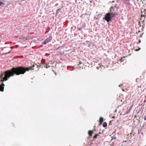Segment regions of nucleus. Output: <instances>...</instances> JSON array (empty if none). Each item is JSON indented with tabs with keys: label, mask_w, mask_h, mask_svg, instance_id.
Instances as JSON below:
<instances>
[{
	"label": "nucleus",
	"mask_w": 146,
	"mask_h": 146,
	"mask_svg": "<svg viewBox=\"0 0 146 146\" xmlns=\"http://www.w3.org/2000/svg\"><path fill=\"white\" fill-rule=\"evenodd\" d=\"M35 66L33 65L32 66L29 67H25L20 66L15 67H13L11 70H8L5 72V76L3 78L4 74L3 73H1L0 74V78H2L0 82H3L4 81L7 80L8 78L11 76H13L15 75H19L21 74H24L26 71H29L30 70H34V67ZM5 84L3 82L1 84H0V91L2 92L4 91V86Z\"/></svg>",
	"instance_id": "f257e3e1"
},
{
	"label": "nucleus",
	"mask_w": 146,
	"mask_h": 146,
	"mask_svg": "<svg viewBox=\"0 0 146 146\" xmlns=\"http://www.w3.org/2000/svg\"><path fill=\"white\" fill-rule=\"evenodd\" d=\"M117 15L116 13H107L103 19L106 20L107 22H109L111 21V18L114 17L115 15Z\"/></svg>",
	"instance_id": "f03ea898"
},
{
	"label": "nucleus",
	"mask_w": 146,
	"mask_h": 146,
	"mask_svg": "<svg viewBox=\"0 0 146 146\" xmlns=\"http://www.w3.org/2000/svg\"><path fill=\"white\" fill-rule=\"evenodd\" d=\"M84 144L86 145H91L93 144V143L92 141L90 140L89 138H87L86 139V141L84 143Z\"/></svg>",
	"instance_id": "7ed1b4c3"
},
{
	"label": "nucleus",
	"mask_w": 146,
	"mask_h": 146,
	"mask_svg": "<svg viewBox=\"0 0 146 146\" xmlns=\"http://www.w3.org/2000/svg\"><path fill=\"white\" fill-rule=\"evenodd\" d=\"M52 38L51 36H50L44 41L42 42V44H45L50 42L52 40Z\"/></svg>",
	"instance_id": "20e7f679"
},
{
	"label": "nucleus",
	"mask_w": 146,
	"mask_h": 146,
	"mask_svg": "<svg viewBox=\"0 0 146 146\" xmlns=\"http://www.w3.org/2000/svg\"><path fill=\"white\" fill-rule=\"evenodd\" d=\"M141 12V17H143V16L145 17V15L146 13V9H142Z\"/></svg>",
	"instance_id": "39448f33"
},
{
	"label": "nucleus",
	"mask_w": 146,
	"mask_h": 146,
	"mask_svg": "<svg viewBox=\"0 0 146 146\" xmlns=\"http://www.w3.org/2000/svg\"><path fill=\"white\" fill-rule=\"evenodd\" d=\"M104 121V118L102 117H101L100 119V124H102Z\"/></svg>",
	"instance_id": "423d86ee"
},
{
	"label": "nucleus",
	"mask_w": 146,
	"mask_h": 146,
	"mask_svg": "<svg viewBox=\"0 0 146 146\" xmlns=\"http://www.w3.org/2000/svg\"><path fill=\"white\" fill-rule=\"evenodd\" d=\"M93 133V131H89L88 132V133L90 136H92V133Z\"/></svg>",
	"instance_id": "0eeeda50"
},
{
	"label": "nucleus",
	"mask_w": 146,
	"mask_h": 146,
	"mask_svg": "<svg viewBox=\"0 0 146 146\" xmlns=\"http://www.w3.org/2000/svg\"><path fill=\"white\" fill-rule=\"evenodd\" d=\"M145 17H143H143H141L140 19L141 20V22H143L145 19Z\"/></svg>",
	"instance_id": "6e6552de"
},
{
	"label": "nucleus",
	"mask_w": 146,
	"mask_h": 146,
	"mask_svg": "<svg viewBox=\"0 0 146 146\" xmlns=\"http://www.w3.org/2000/svg\"><path fill=\"white\" fill-rule=\"evenodd\" d=\"M99 134L98 133L96 134L94 136V137H93V139H95L96 138L97 136H99Z\"/></svg>",
	"instance_id": "1a4fd4ad"
},
{
	"label": "nucleus",
	"mask_w": 146,
	"mask_h": 146,
	"mask_svg": "<svg viewBox=\"0 0 146 146\" xmlns=\"http://www.w3.org/2000/svg\"><path fill=\"white\" fill-rule=\"evenodd\" d=\"M107 125V124L106 122H104L103 124V126L104 127H106Z\"/></svg>",
	"instance_id": "9d476101"
},
{
	"label": "nucleus",
	"mask_w": 146,
	"mask_h": 146,
	"mask_svg": "<svg viewBox=\"0 0 146 146\" xmlns=\"http://www.w3.org/2000/svg\"><path fill=\"white\" fill-rule=\"evenodd\" d=\"M61 10V9H58L56 11V13L57 14H58L60 12Z\"/></svg>",
	"instance_id": "9b49d317"
},
{
	"label": "nucleus",
	"mask_w": 146,
	"mask_h": 146,
	"mask_svg": "<svg viewBox=\"0 0 146 146\" xmlns=\"http://www.w3.org/2000/svg\"><path fill=\"white\" fill-rule=\"evenodd\" d=\"M112 139H111V141L112 142H113V140L114 139L115 140L116 139V137H112Z\"/></svg>",
	"instance_id": "f8f14e48"
},
{
	"label": "nucleus",
	"mask_w": 146,
	"mask_h": 146,
	"mask_svg": "<svg viewBox=\"0 0 146 146\" xmlns=\"http://www.w3.org/2000/svg\"><path fill=\"white\" fill-rule=\"evenodd\" d=\"M4 3L1 1H0V6H3V5H4Z\"/></svg>",
	"instance_id": "ddd939ff"
},
{
	"label": "nucleus",
	"mask_w": 146,
	"mask_h": 146,
	"mask_svg": "<svg viewBox=\"0 0 146 146\" xmlns=\"http://www.w3.org/2000/svg\"><path fill=\"white\" fill-rule=\"evenodd\" d=\"M10 51H9V52H5V53H4V54H3H3H2V55H4V54H7L9 53H10Z\"/></svg>",
	"instance_id": "4468645a"
},
{
	"label": "nucleus",
	"mask_w": 146,
	"mask_h": 146,
	"mask_svg": "<svg viewBox=\"0 0 146 146\" xmlns=\"http://www.w3.org/2000/svg\"><path fill=\"white\" fill-rule=\"evenodd\" d=\"M138 25H139L140 26H141V22L140 21H139L138 22Z\"/></svg>",
	"instance_id": "2eb2a0df"
},
{
	"label": "nucleus",
	"mask_w": 146,
	"mask_h": 146,
	"mask_svg": "<svg viewBox=\"0 0 146 146\" xmlns=\"http://www.w3.org/2000/svg\"><path fill=\"white\" fill-rule=\"evenodd\" d=\"M140 49H141V48H138V49H135V51H138V50H140Z\"/></svg>",
	"instance_id": "dca6fc26"
},
{
	"label": "nucleus",
	"mask_w": 146,
	"mask_h": 146,
	"mask_svg": "<svg viewBox=\"0 0 146 146\" xmlns=\"http://www.w3.org/2000/svg\"><path fill=\"white\" fill-rule=\"evenodd\" d=\"M144 119L145 120H146V113L144 116Z\"/></svg>",
	"instance_id": "f3484780"
},
{
	"label": "nucleus",
	"mask_w": 146,
	"mask_h": 146,
	"mask_svg": "<svg viewBox=\"0 0 146 146\" xmlns=\"http://www.w3.org/2000/svg\"><path fill=\"white\" fill-rule=\"evenodd\" d=\"M113 7H112H112H110V11H111V10L112 9H113Z\"/></svg>",
	"instance_id": "a211bd4d"
},
{
	"label": "nucleus",
	"mask_w": 146,
	"mask_h": 146,
	"mask_svg": "<svg viewBox=\"0 0 146 146\" xmlns=\"http://www.w3.org/2000/svg\"><path fill=\"white\" fill-rule=\"evenodd\" d=\"M141 42V40H139V41L138 42V43L137 44L139 43H140Z\"/></svg>",
	"instance_id": "6ab92c4d"
},
{
	"label": "nucleus",
	"mask_w": 146,
	"mask_h": 146,
	"mask_svg": "<svg viewBox=\"0 0 146 146\" xmlns=\"http://www.w3.org/2000/svg\"><path fill=\"white\" fill-rule=\"evenodd\" d=\"M82 64V62H80L79 63V64H78V66L79 64Z\"/></svg>",
	"instance_id": "aec40b11"
},
{
	"label": "nucleus",
	"mask_w": 146,
	"mask_h": 146,
	"mask_svg": "<svg viewBox=\"0 0 146 146\" xmlns=\"http://www.w3.org/2000/svg\"><path fill=\"white\" fill-rule=\"evenodd\" d=\"M120 60L121 61H123V60H122V58H121L120 59Z\"/></svg>",
	"instance_id": "412c9836"
},
{
	"label": "nucleus",
	"mask_w": 146,
	"mask_h": 146,
	"mask_svg": "<svg viewBox=\"0 0 146 146\" xmlns=\"http://www.w3.org/2000/svg\"><path fill=\"white\" fill-rule=\"evenodd\" d=\"M113 11H114V9H113Z\"/></svg>",
	"instance_id": "4be33fe9"
},
{
	"label": "nucleus",
	"mask_w": 146,
	"mask_h": 146,
	"mask_svg": "<svg viewBox=\"0 0 146 146\" xmlns=\"http://www.w3.org/2000/svg\"><path fill=\"white\" fill-rule=\"evenodd\" d=\"M114 2V1H112V2H113V3Z\"/></svg>",
	"instance_id": "5701e85b"
},
{
	"label": "nucleus",
	"mask_w": 146,
	"mask_h": 146,
	"mask_svg": "<svg viewBox=\"0 0 146 146\" xmlns=\"http://www.w3.org/2000/svg\"><path fill=\"white\" fill-rule=\"evenodd\" d=\"M132 133H130V134H131Z\"/></svg>",
	"instance_id": "b1692460"
}]
</instances>
